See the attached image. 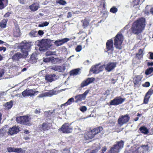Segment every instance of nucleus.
<instances>
[{
    "instance_id": "f257e3e1",
    "label": "nucleus",
    "mask_w": 153,
    "mask_h": 153,
    "mask_svg": "<svg viewBox=\"0 0 153 153\" xmlns=\"http://www.w3.org/2000/svg\"><path fill=\"white\" fill-rule=\"evenodd\" d=\"M145 20L143 18L139 19L132 24L131 30L132 33L138 35L141 33L145 27Z\"/></svg>"
},
{
    "instance_id": "f03ea898",
    "label": "nucleus",
    "mask_w": 153,
    "mask_h": 153,
    "mask_svg": "<svg viewBox=\"0 0 153 153\" xmlns=\"http://www.w3.org/2000/svg\"><path fill=\"white\" fill-rule=\"evenodd\" d=\"M123 40V37L121 34L118 33L114 39V45L116 49L119 50L122 49V44Z\"/></svg>"
},
{
    "instance_id": "7ed1b4c3",
    "label": "nucleus",
    "mask_w": 153,
    "mask_h": 153,
    "mask_svg": "<svg viewBox=\"0 0 153 153\" xmlns=\"http://www.w3.org/2000/svg\"><path fill=\"white\" fill-rule=\"evenodd\" d=\"M16 121L18 123L27 126L32 125L30 122V119L29 117L27 116L17 117L16 118Z\"/></svg>"
},
{
    "instance_id": "20e7f679",
    "label": "nucleus",
    "mask_w": 153,
    "mask_h": 153,
    "mask_svg": "<svg viewBox=\"0 0 153 153\" xmlns=\"http://www.w3.org/2000/svg\"><path fill=\"white\" fill-rule=\"evenodd\" d=\"M124 142L123 140L117 142V144L111 147L109 153H119L120 149L123 147Z\"/></svg>"
},
{
    "instance_id": "39448f33",
    "label": "nucleus",
    "mask_w": 153,
    "mask_h": 153,
    "mask_svg": "<svg viewBox=\"0 0 153 153\" xmlns=\"http://www.w3.org/2000/svg\"><path fill=\"white\" fill-rule=\"evenodd\" d=\"M32 45L31 42H23L21 45V49L22 52L25 54V55L27 56L28 51L30 50Z\"/></svg>"
},
{
    "instance_id": "423d86ee",
    "label": "nucleus",
    "mask_w": 153,
    "mask_h": 153,
    "mask_svg": "<svg viewBox=\"0 0 153 153\" xmlns=\"http://www.w3.org/2000/svg\"><path fill=\"white\" fill-rule=\"evenodd\" d=\"M13 53V52L11 51L10 55L12 56V59L13 61H18L21 58H25L27 56L25 55L24 53H22L19 52L16 53L12 56Z\"/></svg>"
},
{
    "instance_id": "0eeeda50",
    "label": "nucleus",
    "mask_w": 153,
    "mask_h": 153,
    "mask_svg": "<svg viewBox=\"0 0 153 153\" xmlns=\"http://www.w3.org/2000/svg\"><path fill=\"white\" fill-rule=\"evenodd\" d=\"M130 117L128 114H126L124 115H122L119 118L118 122L120 126H121L123 124L127 123L129 120Z\"/></svg>"
},
{
    "instance_id": "6e6552de",
    "label": "nucleus",
    "mask_w": 153,
    "mask_h": 153,
    "mask_svg": "<svg viewBox=\"0 0 153 153\" xmlns=\"http://www.w3.org/2000/svg\"><path fill=\"white\" fill-rule=\"evenodd\" d=\"M39 46L40 51H44L47 50L48 48V44L47 40L46 39L42 40L39 43Z\"/></svg>"
},
{
    "instance_id": "1a4fd4ad",
    "label": "nucleus",
    "mask_w": 153,
    "mask_h": 153,
    "mask_svg": "<svg viewBox=\"0 0 153 153\" xmlns=\"http://www.w3.org/2000/svg\"><path fill=\"white\" fill-rule=\"evenodd\" d=\"M125 99L120 97H116L112 100L110 102L111 105H117L122 103L124 101Z\"/></svg>"
},
{
    "instance_id": "9d476101",
    "label": "nucleus",
    "mask_w": 153,
    "mask_h": 153,
    "mask_svg": "<svg viewBox=\"0 0 153 153\" xmlns=\"http://www.w3.org/2000/svg\"><path fill=\"white\" fill-rule=\"evenodd\" d=\"M89 92V90H87L83 94L76 95L75 97V98L76 99L75 102H77L79 101L85 100L87 94Z\"/></svg>"
},
{
    "instance_id": "9b49d317",
    "label": "nucleus",
    "mask_w": 153,
    "mask_h": 153,
    "mask_svg": "<svg viewBox=\"0 0 153 153\" xmlns=\"http://www.w3.org/2000/svg\"><path fill=\"white\" fill-rule=\"evenodd\" d=\"M60 129L64 133H70L72 132V128L67 124H65Z\"/></svg>"
},
{
    "instance_id": "f8f14e48",
    "label": "nucleus",
    "mask_w": 153,
    "mask_h": 153,
    "mask_svg": "<svg viewBox=\"0 0 153 153\" xmlns=\"http://www.w3.org/2000/svg\"><path fill=\"white\" fill-rule=\"evenodd\" d=\"M35 93V91L32 89H27L22 92V94L24 97H26L33 96H34Z\"/></svg>"
},
{
    "instance_id": "ddd939ff",
    "label": "nucleus",
    "mask_w": 153,
    "mask_h": 153,
    "mask_svg": "<svg viewBox=\"0 0 153 153\" xmlns=\"http://www.w3.org/2000/svg\"><path fill=\"white\" fill-rule=\"evenodd\" d=\"M58 93V91L54 90H50L48 92L42 94L40 95V97H51L53 95L56 94Z\"/></svg>"
},
{
    "instance_id": "4468645a",
    "label": "nucleus",
    "mask_w": 153,
    "mask_h": 153,
    "mask_svg": "<svg viewBox=\"0 0 153 153\" xmlns=\"http://www.w3.org/2000/svg\"><path fill=\"white\" fill-rule=\"evenodd\" d=\"M52 70L56 71L59 72H63L66 69L65 66L63 65L62 66H55L51 68Z\"/></svg>"
},
{
    "instance_id": "2eb2a0df",
    "label": "nucleus",
    "mask_w": 153,
    "mask_h": 153,
    "mask_svg": "<svg viewBox=\"0 0 153 153\" xmlns=\"http://www.w3.org/2000/svg\"><path fill=\"white\" fill-rule=\"evenodd\" d=\"M70 40V39L65 38L64 39L57 40L54 42V43L56 46H59L62 45L64 43Z\"/></svg>"
},
{
    "instance_id": "dca6fc26",
    "label": "nucleus",
    "mask_w": 153,
    "mask_h": 153,
    "mask_svg": "<svg viewBox=\"0 0 153 153\" xmlns=\"http://www.w3.org/2000/svg\"><path fill=\"white\" fill-rule=\"evenodd\" d=\"M59 77L55 74L47 75L45 76V79L48 82H52L58 78Z\"/></svg>"
},
{
    "instance_id": "f3484780",
    "label": "nucleus",
    "mask_w": 153,
    "mask_h": 153,
    "mask_svg": "<svg viewBox=\"0 0 153 153\" xmlns=\"http://www.w3.org/2000/svg\"><path fill=\"white\" fill-rule=\"evenodd\" d=\"M95 80L94 78H87L85 80L82 82L81 84V87L82 88L87 86Z\"/></svg>"
},
{
    "instance_id": "a211bd4d",
    "label": "nucleus",
    "mask_w": 153,
    "mask_h": 153,
    "mask_svg": "<svg viewBox=\"0 0 153 153\" xmlns=\"http://www.w3.org/2000/svg\"><path fill=\"white\" fill-rule=\"evenodd\" d=\"M106 47L108 51H110L112 53L114 50L113 42L111 39L108 40L106 43Z\"/></svg>"
},
{
    "instance_id": "6ab92c4d",
    "label": "nucleus",
    "mask_w": 153,
    "mask_h": 153,
    "mask_svg": "<svg viewBox=\"0 0 153 153\" xmlns=\"http://www.w3.org/2000/svg\"><path fill=\"white\" fill-rule=\"evenodd\" d=\"M116 64L115 62H110L108 63L105 67V69L108 72L112 70L116 66Z\"/></svg>"
},
{
    "instance_id": "aec40b11",
    "label": "nucleus",
    "mask_w": 153,
    "mask_h": 153,
    "mask_svg": "<svg viewBox=\"0 0 153 153\" xmlns=\"http://www.w3.org/2000/svg\"><path fill=\"white\" fill-rule=\"evenodd\" d=\"M19 128L18 126H14L13 127L9 129V131L7 132L8 134L12 135L19 131Z\"/></svg>"
},
{
    "instance_id": "412c9836",
    "label": "nucleus",
    "mask_w": 153,
    "mask_h": 153,
    "mask_svg": "<svg viewBox=\"0 0 153 153\" xmlns=\"http://www.w3.org/2000/svg\"><path fill=\"white\" fill-rule=\"evenodd\" d=\"M95 135L92 130L86 133L84 136V137L86 140L91 139L94 137Z\"/></svg>"
},
{
    "instance_id": "4be33fe9",
    "label": "nucleus",
    "mask_w": 153,
    "mask_h": 153,
    "mask_svg": "<svg viewBox=\"0 0 153 153\" xmlns=\"http://www.w3.org/2000/svg\"><path fill=\"white\" fill-rule=\"evenodd\" d=\"M100 65V64L95 65L93 66L90 70V72H93V73L98 74L99 73V66Z\"/></svg>"
},
{
    "instance_id": "5701e85b",
    "label": "nucleus",
    "mask_w": 153,
    "mask_h": 153,
    "mask_svg": "<svg viewBox=\"0 0 153 153\" xmlns=\"http://www.w3.org/2000/svg\"><path fill=\"white\" fill-rule=\"evenodd\" d=\"M39 7V5L37 3L33 4L29 6L30 9L33 11H36Z\"/></svg>"
},
{
    "instance_id": "b1692460",
    "label": "nucleus",
    "mask_w": 153,
    "mask_h": 153,
    "mask_svg": "<svg viewBox=\"0 0 153 153\" xmlns=\"http://www.w3.org/2000/svg\"><path fill=\"white\" fill-rule=\"evenodd\" d=\"M74 102V99L73 98H71L68 100V101L64 104H62L61 105V107H62L63 106L65 105L67 106L68 105L71 104L72 102Z\"/></svg>"
},
{
    "instance_id": "393cba45",
    "label": "nucleus",
    "mask_w": 153,
    "mask_h": 153,
    "mask_svg": "<svg viewBox=\"0 0 153 153\" xmlns=\"http://www.w3.org/2000/svg\"><path fill=\"white\" fill-rule=\"evenodd\" d=\"M39 127L42 129L44 131L48 130L50 128L48 124L45 123H43L42 125L39 126Z\"/></svg>"
},
{
    "instance_id": "a878e982",
    "label": "nucleus",
    "mask_w": 153,
    "mask_h": 153,
    "mask_svg": "<svg viewBox=\"0 0 153 153\" xmlns=\"http://www.w3.org/2000/svg\"><path fill=\"white\" fill-rule=\"evenodd\" d=\"M103 130V128L101 127H99L95 128L92 130L95 135L100 133Z\"/></svg>"
},
{
    "instance_id": "bb28decb",
    "label": "nucleus",
    "mask_w": 153,
    "mask_h": 153,
    "mask_svg": "<svg viewBox=\"0 0 153 153\" xmlns=\"http://www.w3.org/2000/svg\"><path fill=\"white\" fill-rule=\"evenodd\" d=\"M139 130L142 133L145 134H146L149 132V130L144 126L141 127Z\"/></svg>"
},
{
    "instance_id": "cd10ccee",
    "label": "nucleus",
    "mask_w": 153,
    "mask_h": 153,
    "mask_svg": "<svg viewBox=\"0 0 153 153\" xmlns=\"http://www.w3.org/2000/svg\"><path fill=\"white\" fill-rule=\"evenodd\" d=\"M7 3V0H0V9H3L4 5Z\"/></svg>"
},
{
    "instance_id": "c85d7f7f",
    "label": "nucleus",
    "mask_w": 153,
    "mask_h": 153,
    "mask_svg": "<svg viewBox=\"0 0 153 153\" xmlns=\"http://www.w3.org/2000/svg\"><path fill=\"white\" fill-rule=\"evenodd\" d=\"M79 69H76L72 70L70 72V75L71 76H75L78 74Z\"/></svg>"
},
{
    "instance_id": "c756f323",
    "label": "nucleus",
    "mask_w": 153,
    "mask_h": 153,
    "mask_svg": "<svg viewBox=\"0 0 153 153\" xmlns=\"http://www.w3.org/2000/svg\"><path fill=\"white\" fill-rule=\"evenodd\" d=\"M7 20V19H3L0 23V27L1 28H4L6 27Z\"/></svg>"
},
{
    "instance_id": "7c9ffc66",
    "label": "nucleus",
    "mask_w": 153,
    "mask_h": 153,
    "mask_svg": "<svg viewBox=\"0 0 153 153\" xmlns=\"http://www.w3.org/2000/svg\"><path fill=\"white\" fill-rule=\"evenodd\" d=\"M143 51L141 49L139 50L138 53L136 54V56L139 59H140L143 57Z\"/></svg>"
},
{
    "instance_id": "2f4dec72",
    "label": "nucleus",
    "mask_w": 153,
    "mask_h": 153,
    "mask_svg": "<svg viewBox=\"0 0 153 153\" xmlns=\"http://www.w3.org/2000/svg\"><path fill=\"white\" fill-rule=\"evenodd\" d=\"M7 132L5 128H3L0 130V136H3L6 135Z\"/></svg>"
},
{
    "instance_id": "473e14b6",
    "label": "nucleus",
    "mask_w": 153,
    "mask_h": 153,
    "mask_svg": "<svg viewBox=\"0 0 153 153\" xmlns=\"http://www.w3.org/2000/svg\"><path fill=\"white\" fill-rule=\"evenodd\" d=\"M29 34L31 37H36L37 35V32L36 31L32 30L29 33Z\"/></svg>"
},
{
    "instance_id": "72a5a7b5",
    "label": "nucleus",
    "mask_w": 153,
    "mask_h": 153,
    "mask_svg": "<svg viewBox=\"0 0 153 153\" xmlns=\"http://www.w3.org/2000/svg\"><path fill=\"white\" fill-rule=\"evenodd\" d=\"M153 71V68L151 67L147 69L146 72L145 74L147 75H148L152 73Z\"/></svg>"
},
{
    "instance_id": "f704fd0d",
    "label": "nucleus",
    "mask_w": 153,
    "mask_h": 153,
    "mask_svg": "<svg viewBox=\"0 0 153 153\" xmlns=\"http://www.w3.org/2000/svg\"><path fill=\"white\" fill-rule=\"evenodd\" d=\"M14 152L17 153H22L24 152V151L21 148H15Z\"/></svg>"
},
{
    "instance_id": "c9c22d12",
    "label": "nucleus",
    "mask_w": 153,
    "mask_h": 153,
    "mask_svg": "<svg viewBox=\"0 0 153 153\" xmlns=\"http://www.w3.org/2000/svg\"><path fill=\"white\" fill-rule=\"evenodd\" d=\"M13 105V102L12 101H10L9 102H7L5 105V106L8 109L10 108Z\"/></svg>"
},
{
    "instance_id": "e433bc0d",
    "label": "nucleus",
    "mask_w": 153,
    "mask_h": 153,
    "mask_svg": "<svg viewBox=\"0 0 153 153\" xmlns=\"http://www.w3.org/2000/svg\"><path fill=\"white\" fill-rule=\"evenodd\" d=\"M93 148L96 150H98L100 149V147L99 146V143L94 144L92 146Z\"/></svg>"
},
{
    "instance_id": "4c0bfd02",
    "label": "nucleus",
    "mask_w": 153,
    "mask_h": 153,
    "mask_svg": "<svg viewBox=\"0 0 153 153\" xmlns=\"http://www.w3.org/2000/svg\"><path fill=\"white\" fill-rule=\"evenodd\" d=\"M49 23L47 22H44L42 23L41 24H39V27H43L44 26H46L48 25L49 24Z\"/></svg>"
},
{
    "instance_id": "58836bf2",
    "label": "nucleus",
    "mask_w": 153,
    "mask_h": 153,
    "mask_svg": "<svg viewBox=\"0 0 153 153\" xmlns=\"http://www.w3.org/2000/svg\"><path fill=\"white\" fill-rule=\"evenodd\" d=\"M117 8L114 7L111 8L110 12L113 13H115L117 12Z\"/></svg>"
},
{
    "instance_id": "ea45409f",
    "label": "nucleus",
    "mask_w": 153,
    "mask_h": 153,
    "mask_svg": "<svg viewBox=\"0 0 153 153\" xmlns=\"http://www.w3.org/2000/svg\"><path fill=\"white\" fill-rule=\"evenodd\" d=\"M150 98V97L146 95L144 100V102L145 104H147L148 102L149 99Z\"/></svg>"
},
{
    "instance_id": "a19ab883",
    "label": "nucleus",
    "mask_w": 153,
    "mask_h": 153,
    "mask_svg": "<svg viewBox=\"0 0 153 153\" xmlns=\"http://www.w3.org/2000/svg\"><path fill=\"white\" fill-rule=\"evenodd\" d=\"M153 92V89L151 88L146 93V95L150 97V96L152 94Z\"/></svg>"
},
{
    "instance_id": "79ce46f5",
    "label": "nucleus",
    "mask_w": 153,
    "mask_h": 153,
    "mask_svg": "<svg viewBox=\"0 0 153 153\" xmlns=\"http://www.w3.org/2000/svg\"><path fill=\"white\" fill-rule=\"evenodd\" d=\"M89 22L86 20H84L83 22V26L84 28H85L87 27L88 25Z\"/></svg>"
},
{
    "instance_id": "37998d69",
    "label": "nucleus",
    "mask_w": 153,
    "mask_h": 153,
    "mask_svg": "<svg viewBox=\"0 0 153 153\" xmlns=\"http://www.w3.org/2000/svg\"><path fill=\"white\" fill-rule=\"evenodd\" d=\"M58 3L60 4L64 5L66 4V2L63 0H60L58 1Z\"/></svg>"
},
{
    "instance_id": "c03bdc74",
    "label": "nucleus",
    "mask_w": 153,
    "mask_h": 153,
    "mask_svg": "<svg viewBox=\"0 0 153 153\" xmlns=\"http://www.w3.org/2000/svg\"><path fill=\"white\" fill-rule=\"evenodd\" d=\"M15 148L13 147H8L7 148V150L10 152H14Z\"/></svg>"
},
{
    "instance_id": "a18cd8bd",
    "label": "nucleus",
    "mask_w": 153,
    "mask_h": 153,
    "mask_svg": "<svg viewBox=\"0 0 153 153\" xmlns=\"http://www.w3.org/2000/svg\"><path fill=\"white\" fill-rule=\"evenodd\" d=\"M82 47L81 45H79L76 47L75 50L76 51L79 52H80L82 50Z\"/></svg>"
},
{
    "instance_id": "49530a36",
    "label": "nucleus",
    "mask_w": 153,
    "mask_h": 153,
    "mask_svg": "<svg viewBox=\"0 0 153 153\" xmlns=\"http://www.w3.org/2000/svg\"><path fill=\"white\" fill-rule=\"evenodd\" d=\"M4 73V70L3 69H0V78L2 77Z\"/></svg>"
},
{
    "instance_id": "de8ad7c7",
    "label": "nucleus",
    "mask_w": 153,
    "mask_h": 153,
    "mask_svg": "<svg viewBox=\"0 0 153 153\" xmlns=\"http://www.w3.org/2000/svg\"><path fill=\"white\" fill-rule=\"evenodd\" d=\"M105 65H103L101 66H99V73L104 68H105Z\"/></svg>"
},
{
    "instance_id": "09e8293b",
    "label": "nucleus",
    "mask_w": 153,
    "mask_h": 153,
    "mask_svg": "<svg viewBox=\"0 0 153 153\" xmlns=\"http://www.w3.org/2000/svg\"><path fill=\"white\" fill-rule=\"evenodd\" d=\"M150 85V83L149 82H146L144 84L142 85V86L144 87H148Z\"/></svg>"
},
{
    "instance_id": "8fccbe9b",
    "label": "nucleus",
    "mask_w": 153,
    "mask_h": 153,
    "mask_svg": "<svg viewBox=\"0 0 153 153\" xmlns=\"http://www.w3.org/2000/svg\"><path fill=\"white\" fill-rule=\"evenodd\" d=\"M55 52H53L51 51H48L46 53V55H55Z\"/></svg>"
},
{
    "instance_id": "3c124183",
    "label": "nucleus",
    "mask_w": 153,
    "mask_h": 153,
    "mask_svg": "<svg viewBox=\"0 0 153 153\" xmlns=\"http://www.w3.org/2000/svg\"><path fill=\"white\" fill-rule=\"evenodd\" d=\"M80 110L82 112H84L87 110V108L85 106H83L80 108Z\"/></svg>"
},
{
    "instance_id": "603ef678",
    "label": "nucleus",
    "mask_w": 153,
    "mask_h": 153,
    "mask_svg": "<svg viewBox=\"0 0 153 153\" xmlns=\"http://www.w3.org/2000/svg\"><path fill=\"white\" fill-rule=\"evenodd\" d=\"M149 53L150 55L149 59H153V53L149 52Z\"/></svg>"
},
{
    "instance_id": "864d4df0",
    "label": "nucleus",
    "mask_w": 153,
    "mask_h": 153,
    "mask_svg": "<svg viewBox=\"0 0 153 153\" xmlns=\"http://www.w3.org/2000/svg\"><path fill=\"white\" fill-rule=\"evenodd\" d=\"M16 28H17V27H16ZM17 35H15L16 36H19L20 35V30L19 29V28L18 27L17 28Z\"/></svg>"
},
{
    "instance_id": "5fc2aeb1",
    "label": "nucleus",
    "mask_w": 153,
    "mask_h": 153,
    "mask_svg": "<svg viewBox=\"0 0 153 153\" xmlns=\"http://www.w3.org/2000/svg\"><path fill=\"white\" fill-rule=\"evenodd\" d=\"M38 33L39 35L41 36L43 34L44 32L42 30H39L38 31Z\"/></svg>"
},
{
    "instance_id": "6e6d98bb",
    "label": "nucleus",
    "mask_w": 153,
    "mask_h": 153,
    "mask_svg": "<svg viewBox=\"0 0 153 153\" xmlns=\"http://www.w3.org/2000/svg\"><path fill=\"white\" fill-rule=\"evenodd\" d=\"M3 50L4 51H5L6 50V48L4 47H0V51Z\"/></svg>"
},
{
    "instance_id": "4d7b16f0",
    "label": "nucleus",
    "mask_w": 153,
    "mask_h": 153,
    "mask_svg": "<svg viewBox=\"0 0 153 153\" xmlns=\"http://www.w3.org/2000/svg\"><path fill=\"white\" fill-rule=\"evenodd\" d=\"M49 61H50L49 59L48 58H45V59H43L44 62H48Z\"/></svg>"
},
{
    "instance_id": "13d9d810",
    "label": "nucleus",
    "mask_w": 153,
    "mask_h": 153,
    "mask_svg": "<svg viewBox=\"0 0 153 153\" xmlns=\"http://www.w3.org/2000/svg\"><path fill=\"white\" fill-rule=\"evenodd\" d=\"M107 150V148L106 147H105V146H104V147L102 149V151L104 152H105Z\"/></svg>"
},
{
    "instance_id": "bf43d9fd",
    "label": "nucleus",
    "mask_w": 153,
    "mask_h": 153,
    "mask_svg": "<svg viewBox=\"0 0 153 153\" xmlns=\"http://www.w3.org/2000/svg\"><path fill=\"white\" fill-rule=\"evenodd\" d=\"M147 65L148 66L153 65V62H149L147 63Z\"/></svg>"
},
{
    "instance_id": "052dcab7",
    "label": "nucleus",
    "mask_w": 153,
    "mask_h": 153,
    "mask_svg": "<svg viewBox=\"0 0 153 153\" xmlns=\"http://www.w3.org/2000/svg\"><path fill=\"white\" fill-rule=\"evenodd\" d=\"M71 16H72V15H71V13L70 12H68V13L67 17L68 18L71 17Z\"/></svg>"
},
{
    "instance_id": "680f3d73",
    "label": "nucleus",
    "mask_w": 153,
    "mask_h": 153,
    "mask_svg": "<svg viewBox=\"0 0 153 153\" xmlns=\"http://www.w3.org/2000/svg\"><path fill=\"white\" fill-rule=\"evenodd\" d=\"M40 110H37L36 109L35 110V113L36 114H39L40 113Z\"/></svg>"
},
{
    "instance_id": "e2e57ef3",
    "label": "nucleus",
    "mask_w": 153,
    "mask_h": 153,
    "mask_svg": "<svg viewBox=\"0 0 153 153\" xmlns=\"http://www.w3.org/2000/svg\"><path fill=\"white\" fill-rule=\"evenodd\" d=\"M24 133L27 134H28L29 133V131L27 130H25L24 131Z\"/></svg>"
},
{
    "instance_id": "0e129e2a",
    "label": "nucleus",
    "mask_w": 153,
    "mask_h": 153,
    "mask_svg": "<svg viewBox=\"0 0 153 153\" xmlns=\"http://www.w3.org/2000/svg\"><path fill=\"white\" fill-rule=\"evenodd\" d=\"M21 3L23 4L24 3V1L25 0H18Z\"/></svg>"
},
{
    "instance_id": "69168bd1",
    "label": "nucleus",
    "mask_w": 153,
    "mask_h": 153,
    "mask_svg": "<svg viewBox=\"0 0 153 153\" xmlns=\"http://www.w3.org/2000/svg\"><path fill=\"white\" fill-rule=\"evenodd\" d=\"M116 82L115 80L114 79H112V82L113 84H114L115 82Z\"/></svg>"
},
{
    "instance_id": "338daca9",
    "label": "nucleus",
    "mask_w": 153,
    "mask_h": 153,
    "mask_svg": "<svg viewBox=\"0 0 153 153\" xmlns=\"http://www.w3.org/2000/svg\"><path fill=\"white\" fill-rule=\"evenodd\" d=\"M3 57L0 54V61L3 59Z\"/></svg>"
},
{
    "instance_id": "774afa93",
    "label": "nucleus",
    "mask_w": 153,
    "mask_h": 153,
    "mask_svg": "<svg viewBox=\"0 0 153 153\" xmlns=\"http://www.w3.org/2000/svg\"><path fill=\"white\" fill-rule=\"evenodd\" d=\"M9 16V13H7L5 15V16L6 17Z\"/></svg>"
}]
</instances>
